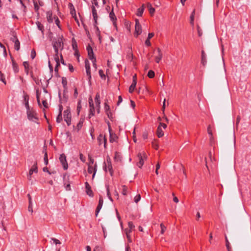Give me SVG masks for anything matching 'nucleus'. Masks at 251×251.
Listing matches in <instances>:
<instances>
[{
  "mask_svg": "<svg viewBox=\"0 0 251 251\" xmlns=\"http://www.w3.org/2000/svg\"><path fill=\"white\" fill-rule=\"evenodd\" d=\"M27 118L30 121H34V119L38 120V118L37 116V113L33 108H31L29 110L26 111Z\"/></svg>",
  "mask_w": 251,
  "mask_h": 251,
  "instance_id": "f257e3e1",
  "label": "nucleus"
},
{
  "mask_svg": "<svg viewBox=\"0 0 251 251\" xmlns=\"http://www.w3.org/2000/svg\"><path fill=\"white\" fill-rule=\"evenodd\" d=\"M71 114L69 107L64 111V118L68 126L71 124Z\"/></svg>",
  "mask_w": 251,
  "mask_h": 251,
  "instance_id": "f03ea898",
  "label": "nucleus"
},
{
  "mask_svg": "<svg viewBox=\"0 0 251 251\" xmlns=\"http://www.w3.org/2000/svg\"><path fill=\"white\" fill-rule=\"evenodd\" d=\"M63 37L61 36V37H58L57 39L54 38L52 41V44H55V45L57 48H60L61 50H62L64 49V44L63 42Z\"/></svg>",
  "mask_w": 251,
  "mask_h": 251,
  "instance_id": "7ed1b4c3",
  "label": "nucleus"
},
{
  "mask_svg": "<svg viewBox=\"0 0 251 251\" xmlns=\"http://www.w3.org/2000/svg\"><path fill=\"white\" fill-rule=\"evenodd\" d=\"M69 176L65 173L63 175V184L67 191L71 190L70 182L69 181Z\"/></svg>",
  "mask_w": 251,
  "mask_h": 251,
  "instance_id": "20e7f679",
  "label": "nucleus"
},
{
  "mask_svg": "<svg viewBox=\"0 0 251 251\" xmlns=\"http://www.w3.org/2000/svg\"><path fill=\"white\" fill-rule=\"evenodd\" d=\"M142 33V27L139 20L135 19V33L134 36L137 37Z\"/></svg>",
  "mask_w": 251,
  "mask_h": 251,
  "instance_id": "39448f33",
  "label": "nucleus"
},
{
  "mask_svg": "<svg viewBox=\"0 0 251 251\" xmlns=\"http://www.w3.org/2000/svg\"><path fill=\"white\" fill-rule=\"evenodd\" d=\"M59 159L60 163H61L63 166V169L64 170H67L68 168V165L66 159V156L65 155V154L62 153L60 154Z\"/></svg>",
  "mask_w": 251,
  "mask_h": 251,
  "instance_id": "423d86ee",
  "label": "nucleus"
},
{
  "mask_svg": "<svg viewBox=\"0 0 251 251\" xmlns=\"http://www.w3.org/2000/svg\"><path fill=\"white\" fill-rule=\"evenodd\" d=\"M68 93V89L67 90V91H65V89L63 90V98H61V92L59 91L58 92V97L59 98V101L60 103H61L63 102H66L68 99V96L67 95V93Z\"/></svg>",
  "mask_w": 251,
  "mask_h": 251,
  "instance_id": "0eeeda50",
  "label": "nucleus"
},
{
  "mask_svg": "<svg viewBox=\"0 0 251 251\" xmlns=\"http://www.w3.org/2000/svg\"><path fill=\"white\" fill-rule=\"evenodd\" d=\"M85 67L87 75L88 77L89 81H90L91 79V71H90V65L89 61L87 59L85 60Z\"/></svg>",
  "mask_w": 251,
  "mask_h": 251,
  "instance_id": "6e6552de",
  "label": "nucleus"
},
{
  "mask_svg": "<svg viewBox=\"0 0 251 251\" xmlns=\"http://www.w3.org/2000/svg\"><path fill=\"white\" fill-rule=\"evenodd\" d=\"M86 50L88 52V55L89 58L91 60H94L95 59H96V58L94 55L93 49L89 44H88V45L87 46Z\"/></svg>",
  "mask_w": 251,
  "mask_h": 251,
  "instance_id": "1a4fd4ad",
  "label": "nucleus"
},
{
  "mask_svg": "<svg viewBox=\"0 0 251 251\" xmlns=\"http://www.w3.org/2000/svg\"><path fill=\"white\" fill-rule=\"evenodd\" d=\"M103 202V198L101 195H100L99 196V203L98 205L97 206V208L95 210V215L96 216H98L100 211V210Z\"/></svg>",
  "mask_w": 251,
  "mask_h": 251,
  "instance_id": "9d476101",
  "label": "nucleus"
},
{
  "mask_svg": "<svg viewBox=\"0 0 251 251\" xmlns=\"http://www.w3.org/2000/svg\"><path fill=\"white\" fill-rule=\"evenodd\" d=\"M9 55L10 56V58L11 59L13 70L14 73L16 74V73H18L19 71L18 65L15 61L13 57L12 56V55H11L10 52L9 53Z\"/></svg>",
  "mask_w": 251,
  "mask_h": 251,
  "instance_id": "9b49d317",
  "label": "nucleus"
},
{
  "mask_svg": "<svg viewBox=\"0 0 251 251\" xmlns=\"http://www.w3.org/2000/svg\"><path fill=\"white\" fill-rule=\"evenodd\" d=\"M95 103L97 107V111L98 113L100 112V96L99 93H97L96 97L95 98Z\"/></svg>",
  "mask_w": 251,
  "mask_h": 251,
  "instance_id": "f8f14e48",
  "label": "nucleus"
},
{
  "mask_svg": "<svg viewBox=\"0 0 251 251\" xmlns=\"http://www.w3.org/2000/svg\"><path fill=\"white\" fill-rule=\"evenodd\" d=\"M34 172L35 173L38 172L37 163L36 161L34 162V164L32 166L31 168L29 170V174L28 176V177H29V179H30L31 176Z\"/></svg>",
  "mask_w": 251,
  "mask_h": 251,
  "instance_id": "ddd939ff",
  "label": "nucleus"
},
{
  "mask_svg": "<svg viewBox=\"0 0 251 251\" xmlns=\"http://www.w3.org/2000/svg\"><path fill=\"white\" fill-rule=\"evenodd\" d=\"M85 186L86 194L91 197H94V193L91 189V187L88 182H85Z\"/></svg>",
  "mask_w": 251,
  "mask_h": 251,
  "instance_id": "4468645a",
  "label": "nucleus"
},
{
  "mask_svg": "<svg viewBox=\"0 0 251 251\" xmlns=\"http://www.w3.org/2000/svg\"><path fill=\"white\" fill-rule=\"evenodd\" d=\"M23 97H24V104L25 105V107L26 109V111H27L28 110H29L31 109V108H30V107L29 105V103H28L29 97L27 94L25 93V92H24V95Z\"/></svg>",
  "mask_w": 251,
  "mask_h": 251,
  "instance_id": "2eb2a0df",
  "label": "nucleus"
},
{
  "mask_svg": "<svg viewBox=\"0 0 251 251\" xmlns=\"http://www.w3.org/2000/svg\"><path fill=\"white\" fill-rule=\"evenodd\" d=\"M109 18L110 20L113 22V24L114 26L116 27H117V24H116V21H117V18L114 14V11H113V7L111 11L109 13Z\"/></svg>",
  "mask_w": 251,
  "mask_h": 251,
  "instance_id": "dca6fc26",
  "label": "nucleus"
},
{
  "mask_svg": "<svg viewBox=\"0 0 251 251\" xmlns=\"http://www.w3.org/2000/svg\"><path fill=\"white\" fill-rule=\"evenodd\" d=\"M97 172V164L95 165L94 167L91 165H88V172L89 174H92L93 172V174L92 176V179H93L95 177V174Z\"/></svg>",
  "mask_w": 251,
  "mask_h": 251,
  "instance_id": "f3484780",
  "label": "nucleus"
},
{
  "mask_svg": "<svg viewBox=\"0 0 251 251\" xmlns=\"http://www.w3.org/2000/svg\"><path fill=\"white\" fill-rule=\"evenodd\" d=\"M201 63L204 67L207 63L206 54L203 50L201 51Z\"/></svg>",
  "mask_w": 251,
  "mask_h": 251,
  "instance_id": "a211bd4d",
  "label": "nucleus"
},
{
  "mask_svg": "<svg viewBox=\"0 0 251 251\" xmlns=\"http://www.w3.org/2000/svg\"><path fill=\"white\" fill-rule=\"evenodd\" d=\"M92 8V15L93 17V19L94 20L95 23L96 25L98 24L97 20L98 18V15L97 14V10L96 9L94 5H92L91 6Z\"/></svg>",
  "mask_w": 251,
  "mask_h": 251,
  "instance_id": "6ab92c4d",
  "label": "nucleus"
},
{
  "mask_svg": "<svg viewBox=\"0 0 251 251\" xmlns=\"http://www.w3.org/2000/svg\"><path fill=\"white\" fill-rule=\"evenodd\" d=\"M118 138L117 135L115 133H113L112 131L109 132V141L110 143L117 142Z\"/></svg>",
  "mask_w": 251,
  "mask_h": 251,
  "instance_id": "aec40b11",
  "label": "nucleus"
},
{
  "mask_svg": "<svg viewBox=\"0 0 251 251\" xmlns=\"http://www.w3.org/2000/svg\"><path fill=\"white\" fill-rule=\"evenodd\" d=\"M158 52V55L155 57V62L158 63L162 58V53H161V50L158 48L157 49Z\"/></svg>",
  "mask_w": 251,
  "mask_h": 251,
  "instance_id": "412c9836",
  "label": "nucleus"
},
{
  "mask_svg": "<svg viewBox=\"0 0 251 251\" xmlns=\"http://www.w3.org/2000/svg\"><path fill=\"white\" fill-rule=\"evenodd\" d=\"M68 7L70 9L71 15H74L75 16L76 11H75V8L74 5L73 4V3H70V2L69 3Z\"/></svg>",
  "mask_w": 251,
  "mask_h": 251,
  "instance_id": "4be33fe9",
  "label": "nucleus"
},
{
  "mask_svg": "<svg viewBox=\"0 0 251 251\" xmlns=\"http://www.w3.org/2000/svg\"><path fill=\"white\" fill-rule=\"evenodd\" d=\"M47 21L49 23H51L53 22L52 13L51 11H48L46 13Z\"/></svg>",
  "mask_w": 251,
  "mask_h": 251,
  "instance_id": "5701e85b",
  "label": "nucleus"
},
{
  "mask_svg": "<svg viewBox=\"0 0 251 251\" xmlns=\"http://www.w3.org/2000/svg\"><path fill=\"white\" fill-rule=\"evenodd\" d=\"M114 159L115 161H121L122 159V156L121 154V153L118 151H116L115 153Z\"/></svg>",
  "mask_w": 251,
  "mask_h": 251,
  "instance_id": "b1692460",
  "label": "nucleus"
},
{
  "mask_svg": "<svg viewBox=\"0 0 251 251\" xmlns=\"http://www.w3.org/2000/svg\"><path fill=\"white\" fill-rule=\"evenodd\" d=\"M138 157L139 158V161L137 163V165L139 168H141L144 164V160L140 153L138 154Z\"/></svg>",
  "mask_w": 251,
  "mask_h": 251,
  "instance_id": "393cba45",
  "label": "nucleus"
},
{
  "mask_svg": "<svg viewBox=\"0 0 251 251\" xmlns=\"http://www.w3.org/2000/svg\"><path fill=\"white\" fill-rule=\"evenodd\" d=\"M156 134L158 138H161L164 135V132L160 126H158L157 128Z\"/></svg>",
  "mask_w": 251,
  "mask_h": 251,
  "instance_id": "a878e982",
  "label": "nucleus"
},
{
  "mask_svg": "<svg viewBox=\"0 0 251 251\" xmlns=\"http://www.w3.org/2000/svg\"><path fill=\"white\" fill-rule=\"evenodd\" d=\"M10 34L12 35V37L10 38L11 41L14 43L16 40H18L17 33L15 31H11Z\"/></svg>",
  "mask_w": 251,
  "mask_h": 251,
  "instance_id": "bb28decb",
  "label": "nucleus"
},
{
  "mask_svg": "<svg viewBox=\"0 0 251 251\" xmlns=\"http://www.w3.org/2000/svg\"><path fill=\"white\" fill-rule=\"evenodd\" d=\"M62 84L64 89H65V91H67V90L68 89L67 80L65 77H62Z\"/></svg>",
  "mask_w": 251,
  "mask_h": 251,
  "instance_id": "cd10ccee",
  "label": "nucleus"
},
{
  "mask_svg": "<svg viewBox=\"0 0 251 251\" xmlns=\"http://www.w3.org/2000/svg\"><path fill=\"white\" fill-rule=\"evenodd\" d=\"M125 233L126 234V238L127 239L128 242L129 243H131L132 242V239H131V236L130 235V229H128V228H126L125 229Z\"/></svg>",
  "mask_w": 251,
  "mask_h": 251,
  "instance_id": "c85d7f7f",
  "label": "nucleus"
},
{
  "mask_svg": "<svg viewBox=\"0 0 251 251\" xmlns=\"http://www.w3.org/2000/svg\"><path fill=\"white\" fill-rule=\"evenodd\" d=\"M106 138L105 135H103L102 134H100L97 138L99 145L100 146L102 144V141L104 142V139Z\"/></svg>",
  "mask_w": 251,
  "mask_h": 251,
  "instance_id": "c756f323",
  "label": "nucleus"
},
{
  "mask_svg": "<svg viewBox=\"0 0 251 251\" xmlns=\"http://www.w3.org/2000/svg\"><path fill=\"white\" fill-rule=\"evenodd\" d=\"M136 82H135L134 80L132 81V83L129 88V92L130 93H132L133 92L136 87Z\"/></svg>",
  "mask_w": 251,
  "mask_h": 251,
  "instance_id": "7c9ffc66",
  "label": "nucleus"
},
{
  "mask_svg": "<svg viewBox=\"0 0 251 251\" xmlns=\"http://www.w3.org/2000/svg\"><path fill=\"white\" fill-rule=\"evenodd\" d=\"M23 66L25 68V73L27 75H28L29 73V64L27 61H24L23 63Z\"/></svg>",
  "mask_w": 251,
  "mask_h": 251,
  "instance_id": "2f4dec72",
  "label": "nucleus"
},
{
  "mask_svg": "<svg viewBox=\"0 0 251 251\" xmlns=\"http://www.w3.org/2000/svg\"><path fill=\"white\" fill-rule=\"evenodd\" d=\"M147 7L149 9L150 14L152 16L155 12V9L152 7L151 4L150 3H148Z\"/></svg>",
  "mask_w": 251,
  "mask_h": 251,
  "instance_id": "473e14b6",
  "label": "nucleus"
},
{
  "mask_svg": "<svg viewBox=\"0 0 251 251\" xmlns=\"http://www.w3.org/2000/svg\"><path fill=\"white\" fill-rule=\"evenodd\" d=\"M144 4H143L141 7H139L137 9V15L139 17L142 16L143 15V13L144 12Z\"/></svg>",
  "mask_w": 251,
  "mask_h": 251,
  "instance_id": "72a5a7b5",
  "label": "nucleus"
},
{
  "mask_svg": "<svg viewBox=\"0 0 251 251\" xmlns=\"http://www.w3.org/2000/svg\"><path fill=\"white\" fill-rule=\"evenodd\" d=\"M36 25L37 26V27L38 28L39 30H40V31H41L42 33L43 34H44V26L43 25H42L40 22L39 21H37L36 23Z\"/></svg>",
  "mask_w": 251,
  "mask_h": 251,
  "instance_id": "f704fd0d",
  "label": "nucleus"
},
{
  "mask_svg": "<svg viewBox=\"0 0 251 251\" xmlns=\"http://www.w3.org/2000/svg\"><path fill=\"white\" fill-rule=\"evenodd\" d=\"M195 15V9H194L190 15V24L194 25V17Z\"/></svg>",
  "mask_w": 251,
  "mask_h": 251,
  "instance_id": "c9c22d12",
  "label": "nucleus"
},
{
  "mask_svg": "<svg viewBox=\"0 0 251 251\" xmlns=\"http://www.w3.org/2000/svg\"><path fill=\"white\" fill-rule=\"evenodd\" d=\"M81 107H81V100L80 99H79L78 101L77 102V109H76L77 114L78 116L79 115V113H80V110L81 109Z\"/></svg>",
  "mask_w": 251,
  "mask_h": 251,
  "instance_id": "e433bc0d",
  "label": "nucleus"
},
{
  "mask_svg": "<svg viewBox=\"0 0 251 251\" xmlns=\"http://www.w3.org/2000/svg\"><path fill=\"white\" fill-rule=\"evenodd\" d=\"M225 239H226V246L227 249V251H232L231 247L230 245V243L227 239V237L225 236Z\"/></svg>",
  "mask_w": 251,
  "mask_h": 251,
  "instance_id": "4c0bfd02",
  "label": "nucleus"
},
{
  "mask_svg": "<svg viewBox=\"0 0 251 251\" xmlns=\"http://www.w3.org/2000/svg\"><path fill=\"white\" fill-rule=\"evenodd\" d=\"M72 48H73V49L74 50H78V48H77V45L76 41H75V39L74 38H73L72 39Z\"/></svg>",
  "mask_w": 251,
  "mask_h": 251,
  "instance_id": "58836bf2",
  "label": "nucleus"
},
{
  "mask_svg": "<svg viewBox=\"0 0 251 251\" xmlns=\"http://www.w3.org/2000/svg\"><path fill=\"white\" fill-rule=\"evenodd\" d=\"M14 43V49L16 50H19L20 48V42L19 40H16Z\"/></svg>",
  "mask_w": 251,
  "mask_h": 251,
  "instance_id": "ea45409f",
  "label": "nucleus"
},
{
  "mask_svg": "<svg viewBox=\"0 0 251 251\" xmlns=\"http://www.w3.org/2000/svg\"><path fill=\"white\" fill-rule=\"evenodd\" d=\"M107 101H108L107 100H105V102L104 104V109L105 113L111 111L110 106L107 103Z\"/></svg>",
  "mask_w": 251,
  "mask_h": 251,
  "instance_id": "a19ab883",
  "label": "nucleus"
},
{
  "mask_svg": "<svg viewBox=\"0 0 251 251\" xmlns=\"http://www.w3.org/2000/svg\"><path fill=\"white\" fill-rule=\"evenodd\" d=\"M95 107L90 108L89 113L88 115L89 118H91V116L95 115Z\"/></svg>",
  "mask_w": 251,
  "mask_h": 251,
  "instance_id": "79ce46f5",
  "label": "nucleus"
},
{
  "mask_svg": "<svg viewBox=\"0 0 251 251\" xmlns=\"http://www.w3.org/2000/svg\"><path fill=\"white\" fill-rule=\"evenodd\" d=\"M106 192H107V196L108 197V199L111 201H113V199L111 196L109 187L108 185H106Z\"/></svg>",
  "mask_w": 251,
  "mask_h": 251,
  "instance_id": "37998d69",
  "label": "nucleus"
},
{
  "mask_svg": "<svg viewBox=\"0 0 251 251\" xmlns=\"http://www.w3.org/2000/svg\"><path fill=\"white\" fill-rule=\"evenodd\" d=\"M147 76L150 78H153L155 76L154 72L151 70H150L148 73Z\"/></svg>",
  "mask_w": 251,
  "mask_h": 251,
  "instance_id": "c03bdc74",
  "label": "nucleus"
},
{
  "mask_svg": "<svg viewBox=\"0 0 251 251\" xmlns=\"http://www.w3.org/2000/svg\"><path fill=\"white\" fill-rule=\"evenodd\" d=\"M83 123V120H81L79 121L76 125L77 130L78 131L82 127Z\"/></svg>",
  "mask_w": 251,
  "mask_h": 251,
  "instance_id": "a18cd8bd",
  "label": "nucleus"
},
{
  "mask_svg": "<svg viewBox=\"0 0 251 251\" xmlns=\"http://www.w3.org/2000/svg\"><path fill=\"white\" fill-rule=\"evenodd\" d=\"M99 74L101 79L105 80L106 77L105 75H104L103 71L102 70L100 69L99 71Z\"/></svg>",
  "mask_w": 251,
  "mask_h": 251,
  "instance_id": "49530a36",
  "label": "nucleus"
},
{
  "mask_svg": "<svg viewBox=\"0 0 251 251\" xmlns=\"http://www.w3.org/2000/svg\"><path fill=\"white\" fill-rule=\"evenodd\" d=\"M127 187L125 185L122 186V193L123 195L126 196L127 195Z\"/></svg>",
  "mask_w": 251,
  "mask_h": 251,
  "instance_id": "de8ad7c7",
  "label": "nucleus"
},
{
  "mask_svg": "<svg viewBox=\"0 0 251 251\" xmlns=\"http://www.w3.org/2000/svg\"><path fill=\"white\" fill-rule=\"evenodd\" d=\"M62 121V114L60 112H59L56 117V122L58 123H60Z\"/></svg>",
  "mask_w": 251,
  "mask_h": 251,
  "instance_id": "09e8293b",
  "label": "nucleus"
},
{
  "mask_svg": "<svg viewBox=\"0 0 251 251\" xmlns=\"http://www.w3.org/2000/svg\"><path fill=\"white\" fill-rule=\"evenodd\" d=\"M36 99H37V101L38 104L39 105H41L40 100V93H39V90H36Z\"/></svg>",
  "mask_w": 251,
  "mask_h": 251,
  "instance_id": "8fccbe9b",
  "label": "nucleus"
},
{
  "mask_svg": "<svg viewBox=\"0 0 251 251\" xmlns=\"http://www.w3.org/2000/svg\"><path fill=\"white\" fill-rule=\"evenodd\" d=\"M88 102H89V104L90 108L94 107V103H93V99H92V98L91 97H90L89 98Z\"/></svg>",
  "mask_w": 251,
  "mask_h": 251,
  "instance_id": "3c124183",
  "label": "nucleus"
},
{
  "mask_svg": "<svg viewBox=\"0 0 251 251\" xmlns=\"http://www.w3.org/2000/svg\"><path fill=\"white\" fill-rule=\"evenodd\" d=\"M59 66H57V65H56L55 67L54 71H55V76L56 77H60V75H59V73H58V68Z\"/></svg>",
  "mask_w": 251,
  "mask_h": 251,
  "instance_id": "603ef678",
  "label": "nucleus"
},
{
  "mask_svg": "<svg viewBox=\"0 0 251 251\" xmlns=\"http://www.w3.org/2000/svg\"><path fill=\"white\" fill-rule=\"evenodd\" d=\"M54 60L56 62V65H57V66H60V60H59L58 55H54Z\"/></svg>",
  "mask_w": 251,
  "mask_h": 251,
  "instance_id": "864d4df0",
  "label": "nucleus"
},
{
  "mask_svg": "<svg viewBox=\"0 0 251 251\" xmlns=\"http://www.w3.org/2000/svg\"><path fill=\"white\" fill-rule=\"evenodd\" d=\"M0 80L2 82H3L5 84H6V81H5V79L4 75L3 74H2L1 71H0Z\"/></svg>",
  "mask_w": 251,
  "mask_h": 251,
  "instance_id": "5fc2aeb1",
  "label": "nucleus"
},
{
  "mask_svg": "<svg viewBox=\"0 0 251 251\" xmlns=\"http://www.w3.org/2000/svg\"><path fill=\"white\" fill-rule=\"evenodd\" d=\"M128 227H129V229H130V232H131V230L134 228L135 226L133 223L132 222H129L128 223Z\"/></svg>",
  "mask_w": 251,
  "mask_h": 251,
  "instance_id": "6e6d98bb",
  "label": "nucleus"
},
{
  "mask_svg": "<svg viewBox=\"0 0 251 251\" xmlns=\"http://www.w3.org/2000/svg\"><path fill=\"white\" fill-rule=\"evenodd\" d=\"M160 227H161V233L162 234H163L164 233V232L166 229V227L162 223L160 224Z\"/></svg>",
  "mask_w": 251,
  "mask_h": 251,
  "instance_id": "4d7b16f0",
  "label": "nucleus"
},
{
  "mask_svg": "<svg viewBox=\"0 0 251 251\" xmlns=\"http://www.w3.org/2000/svg\"><path fill=\"white\" fill-rule=\"evenodd\" d=\"M54 18L55 19V24L57 25V26L59 28H60V21H59L58 18L56 16H55V17H54Z\"/></svg>",
  "mask_w": 251,
  "mask_h": 251,
  "instance_id": "13d9d810",
  "label": "nucleus"
},
{
  "mask_svg": "<svg viewBox=\"0 0 251 251\" xmlns=\"http://www.w3.org/2000/svg\"><path fill=\"white\" fill-rule=\"evenodd\" d=\"M141 196L140 194H138L135 197H134V201L136 202V203H137L138 202H139L140 200H141Z\"/></svg>",
  "mask_w": 251,
  "mask_h": 251,
  "instance_id": "bf43d9fd",
  "label": "nucleus"
},
{
  "mask_svg": "<svg viewBox=\"0 0 251 251\" xmlns=\"http://www.w3.org/2000/svg\"><path fill=\"white\" fill-rule=\"evenodd\" d=\"M207 130L208 134L209 135H210V136L212 137L213 136V134H212V132L211 127L210 125H209L208 126Z\"/></svg>",
  "mask_w": 251,
  "mask_h": 251,
  "instance_id": "052dcab7",
  "label": "nucleus"
},
{
  "mask_svg": "<svg viewBox=\"0 0 251 251\" xmlns=\"http://www.w3.org/2000/svg\"><path fill=\"white\" fill-rule=\"evenodd\" d=\"M106 114L107 115L108 118L111 121L113 120V114H112V113L111 112V111L106 113Z\"/></svg>",
  "mask_w": 251,
  "mask_h": 251,
  "instance_id": "680f3d73",
  "label": "nucleus"
},
{
  "mask_svg": "<svg viewBox=\"0 0 251 251\" xmlns=\"http://www.w3.org/2000/svg\"><path fill=\"white\" fill-rule=\"evenodd\" d=\"M44 162H45V164L46 165H47L48 164V163H49V161H48V154H47V153L46 152H45V154L44 155Z\"/></svg>",
  "mask_w": 251,
  "mask_h": 251,
  "instance_id": "e2e57ef3",
  "label": "nucleus"
},
{
  "mask_svg": "<svg viewBox=\"0 0 251 251\" xmlns=\"http://www.w3.org/2000/svg\"><path fill=\"white\" fill-rule=\"evenodd\" d=\"M53 48L54 50V51H55V54L54 55H58L59 54V52H58V49L59 48H57L56 45H55V44H53Z\"/></svg>",
  "mask_w": 251,
  "mask_h": 251,
  "instance_id": "0e129e2a",
  "label": "nucleus"
},
{
  "mask_svg": "<svg viewBox=\"0 0 251 251\" xmlns=\"http://www.w3.org/2000/svg\"><path fill=\"white\" fill-rule=\"evenodd\" d=\"M79 159H80V160L83 162H85V160H86V158L83 155L82 153H79Z\"/></svg>",
  "mask_w": 251,
  "mask_h": 251,
  "instance_id": "69168bd1",
  "label": "nucleus"
},
{
  "mask_svg": "<svg viewBox=\"0 0 251 251\" xmlns=\"http://www.w3.org/2000/svg\"><path fill=\"white\" fill-rule=\"evenodd\" d=\"M197 30H198V36L199 37L201 36V35L202 34V30L201 29V28L199 26H198V27H197Z\"/></svg>",
  "mask_w": 251,
  "mask_h": 251,
  "instance_id": "338daca9",
  "label": "nucleus"
},
{
  "mask_svg": "<svg viewBox=\"0 0 251 251\" xmlns=\"http://www.w3.org/2000/svg\"><path fill=\"white\" fill-rule=\"evenodd\" d=\"M31 58L33 59L35 56H36V52L34 50H32L31 52V55H30Z\"/></svg>",
  "mask_w": 251,
  "mask_h": 251,
  "instance_id": "774afa93",
  "label": "nucleus"
}]
</instances>
